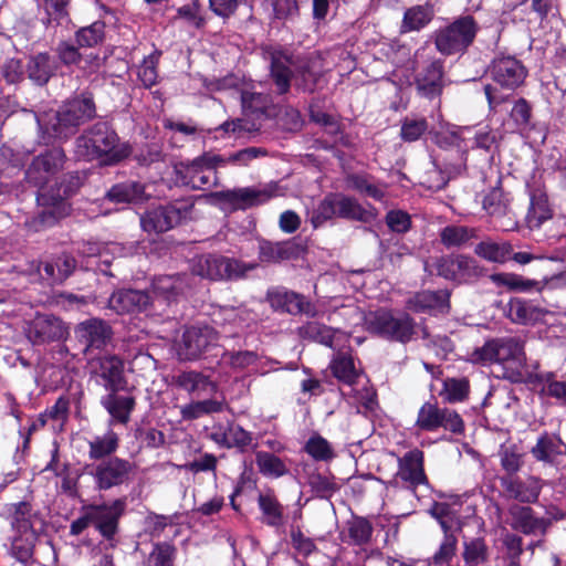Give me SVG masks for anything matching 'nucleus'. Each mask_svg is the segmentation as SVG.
Masks as SVG:
<instances>
[{
  "mask_svg": "<svg viewBox=\"0 0 566 566\" xmlns=\"http://www.w3.org/2000/svg\"><path fill=\"white\" fill-rule=\"evenodd\" d=\"M65 159L64 150L53 147L34 157L27 170L28 181L40 188L36 201L41 210L27 221L28 227L35 232L52 227L70 212L66 198L80 187L78 176L70 175L69 185L61 186L56 193L44 188V185L63 168Z\"/></svg>",
  "mask_w": 566,
  "mask_h": 566,
  "instance_id": "nucleus-1",
  "label": "nucleus"
},
{
  "mask_svg": "<svg viewBox=\"0 0 566 566\" xmlns=\"http://www.w3.org/2000/svg\"><path fill=\"white\" fill-rule=\"evenodd\" d=\"M263 57L270 62V78L277 94H286L291 82L303 92H314L322 77V72L313 61L295 65L292 54L280 45H266L262 49Z\"/></svg>",
  "mask_w": 566,
  "mask_h": 566,
  "instance_id": "nucleus-2",
  "label": "nucleus"
},
{
  "mask_svg": "<svg viewBox=\"0 0 566 566\" xmlns=\"http://www.w3.org/2000/svg\"><path fill=\"white\" fill-rule=\"evenodd\" d=\"M130 153L127 145L119 142L115 130L104 122L96 123L76 138L75 154L85 160L98 159L104 165H114Z\"/></svg>",
  "mask_w": 566,
  "mask_h": 566,
  "instance_id": "nucleus-3",
  "label": "nucleus"
},
{
  "mask_svg": "<svg viewBox=\"0 0 566 566\" xmlns=\"http://www.w3.org/2000/svg\"><path fill=\"white\" fill-rule=\"evenodd\" d=\"M470 360L481 365H501L504 376L516 380L522 376L526 364L524 342L514 336L489 339L470 354Z\"/></svg>",
  "mask_w": 566,
  "mask_h": 566,
  "instance_id": "nucleus-4",
  "label": "nucleus"
},
{
  "mask_svg": "<svg viewBox=\"0 0 566 566\" xmlns=\"http://www.w3.org/2000/svg\"><path fill=\"white\" fill-rule=\"evenodd\" d=\"M96 107L90 93H83L44 117H38L40 128L44 129L50 137L67 138L73 135L77 127L95 116Z\"/></svg>",
  "mask_w": 566,
  "mask_h": 566,
  "instance_id": "nucleus-5",
  "label": "nucleus"
},
{
  "mask_svg": "<svg viewBox=\"0 0 566 566\" xmlns=\"http://www.w3.org/2000/svg\"><path fill=\"white\" fill-rule=\"evenodd\" d=\"M366 328L390 342L409 343L416 334V322L407 313L379 308L364 315Z\"/></svg>",
  "mask_w": 566,
  "mask_h": 566,
  "instance_id": "nucleus-6",
  "label": "nucleus"
},
{
  "mask_svg": "<svg viewBox=\"0 0 566 566\" xmlns=\"http://www.w3.org/2000/svg\"><path fill=\"white\" fill-rule=\"evenodd\" d=\"M479 30L478 21L471 14H465L437 29L432 38L437 51L450 56L463 54L473 44Z\"/></svg>",
  "mask_w": 566,
  "mask_h": 566,
  "instance_id": "nucleus-7",
  "label": "nucleus"
},
{
  "mask_svg": "<svg viewBox=\"0 0 566 566\" xmlns=\"http://www.w3.org/2000/svg\"><path fill=\"white\" fill-rule=\"evenodd\" d=\"M255 268V263H245L233 258L209 253L192 260L191 272L210 281H232L243 279Z\"/></svg>",
  "mask_w": 566,
  "mask_h": 566,
  "instance_id": "nucleus-8",
  "label": "nucleus"
},
{
  "mask_svg": "<svg viewBox=\"0 0 566 566\" xmlns=\"http://www.w3.org/2000/svg\"><path fill=\"white\" fill-rule=\"evenodd\" d=\"M426 270L460 284L473 282L483 275V268L476 260L462 254L434 258L426 263Z\"/></svg>",
  "mask_w": 566,
  "mask_h": 566,
  "instance_id": "nucleus-9",
  "label": "nucleus"
},
{
  "mask_svg": "<svg viewBox=\"0 0 566 566\" xmlns=\"http://www.w3.org/2000/svg\"><path fill=\"white\" fill-rule=\"evenodd\" d=\"M220 160V155L205 153L189 163H181L176 167L177 179L192 189L211 187L217 181L216 168Z\"/></svg>",
  "mask_w": 566,
  "mask_h": 566,
  "instance_id": "nucleus-10",
  "label": "nucleus"
},
{
  "mask_svg": "<svg viewBox=\"0 0 566 566\" xmlns=\"http://www.w3.org/2000/svg\"><path fill=\"white\" fill-rule=\"evenodd\" d=\"M98 491L127 484L134 474V464L127 459L111 457L92 465L90 471Z\"/></svg>",
  "mask_w": 566,
  "mask_h": 566,
  "instance_id": "nucleus-11",
  "label": "nucleus"
},
{
  "mask_svg": "<svg viewBox=\"0 0 566 566\" xmlns=\"http://www.w3.org/2000/svg\"><path fill=\"white\" fill-rule=\"evenodd\" d=\"M220 335L211 326L195 325L182 334L178 354L181 359L196 360L219 346Z\"/></svg>",
  "mask_w": 566,
  "mask_h": 566,
  "instance_id": "nucleus-12",
  "label": "nucleus"
},
{
  "mask_svg": "<svg viewBox=\"0 0 566 566\" xmlns=\"http://www.w3.org/2000/svg\"><path fill=\"white\" fill-rule=\"evenodd\" d=\"M416 427L422 431L434 432L440 428L452 433H462L464 423L458 412L440 408L436 402H424L417 416Z\"/></svg>",
  "mask_w": 566,
  "mask_h": 566,
  "instance_id": "nucleus-13",
  "label": "nucleus"
},
{
  "mask_svg": "<svg viewBox=\"0 0 566 566\" xmlns=\"http://www.w3.org/2000/svg\"><path fill=\"white\" fill-rule=\"evenodd\" d=\"M190 206L172 203L148 209L140 217L144 231L161 233L178 226L189 214Z\"/></svg>",
  "mask_w": 566,
  "mask_h": 566,
  "instance_id": "nucleus-14",
  "label": "nucleus"
},
{
  "mask_svg": "<svg viewBox=\"0 0 566 566\" xmlns=\"http://www.w3.org/2000/svg\"><path fill=\"white\" fill-rule=\"evenodd\" d=\"M400 482L405 484V488L411 491L427 483L423 468V452L418 448L398 458V470L395 476L387 482V488H399Z\"/></svg>",
  "mask_w": 566,
  "mask_h": 566,
  "instance_id": "nucleus-15",
  "label": "nucleus"
},
{
  "mask_svg": "<svg viewBox=\"0 0 566 566\" xmlns=\"http://www.w3.org/2000/svg\"><path fill=\"white\" fill-rule=\"evenodd\" d=\"M489 74L501 88L514 91L524 83L527 70L516 57L503 55L492 61Z\"/></svg>",
  "mask_w": 566,
  "mask_h": 566,
  "instance_id": "nucleus-16",
  "label": "nucleus"
},
{
  "mask_svg": "<svg viewBox=\"0 0 566 566\" xmlns=\"http://www.w3.org/2000/svg\"><path fill=\"white\" fill-rule=\"evenodd\" d=\"M125 507L126 502L123 499L114 500L109 504L91 505L88 518L104 538L112 539L118 531V522Z\"/></svg>",
  "mask_w": 566,
  "mask_h": 566,
  "instance_id": "nucleus-17",
  "label": "nucleus"
},
{
  "mask_svg": "<svg viewBox=\"0 0 566 566\" xmlns=\"http://www.w3.org/2000/svg\"><path fill=\"white\" fill-rule=\"evenodd\" d=\"M276 185H265L262 187H244L220 192V197L234 209L245 210L255 206L263 205L276 196Z\"/></svg>",
  "mask_w": 566,
  "mask_h": 566,
  "instance_id": "nucleus-18",
  "label": "nucleus"
},
{
  "mask_svg": "<svg viewBox=\"0 0 566 566\" xmlns=\"http://www.w3.org/2000/svg\"><path fill=\"white\" fill-rule=\"evenodd\" d=\"M266 300L274 311L292 315L303 313L311 317L316 316V310L311 302L306 301L303 295L284 287H273L269 290Z\"/></svg>",
  "mask_w": 566,
  "mask_h": 566,
  "instance_id": "nucleus-19",
  "label": "nucleus"
},
{
  "mask_svg": "<svg viewBox=\"0 0 566 566\" xmlns=\"http://www.w3.org/2000/svg\"><path fill=\"white\" fill-rule=\"evenodd\" d=\"M500 483L509 499L521 503L537 502L542 491L541 479L533 475H528L524 479L516 475L502 476Z\"/></svg>",
  "mask_w": 566,
  "mask_h": 566,
  "instance_id": "nucleus-20",
  "label": "nucleus"
},
{
  "mask_svg": "<svg viewBox=\"0 0 566 566\" xmlns=\"http://www.w3.org/2000/svg\"><path fill=\"white\" fill-rule=\"evenodd\" d=\"M512 518L511 527L525 535H545L552 525V521L537 516L531 506L514 504L509 509Z\"/></svg>",
  "mask_w": 566,
  "mask_h": 566,
  "instance_id": "nucleus-21",
  "label": "nucleus"
},
{
  "mask_svg": "<svg viewBox=\"0 0 566 566\" xmlns=\"http://www.w3.org/2000/svg\"><path fill=\"white\" fill-rule=\"evenodd\" d=\"M75 335L80 343L85 345L86 350L101 349L112 338L111 326L99 318H88L81 322L75 328Z\"/></svg>",
  "mask_w": 566,
  "mask_h": 566,
  "instance_id": "nucleus-22",
  "label": "nucleus"
},
{
  "mask_svg": "<svg viewBox=\"0 0 566 566\" xmlns=\"http://www.w3.org/2000/svg\"><path fill=\"white\" fill-rule=\"evenodd\" d=\"M28 338L33 344H45L60 340L65 335L61 319L52 315H38L29 324Z\"/></svg>",
  "mask_w": 566,
  "mask_h": 566,
  "instance_id": "nucleus-23",
  "label": "nucleus"
},
{
  "mask_svg": "<svg viewBox=\"0 0 566 566\" xmlns=\"http://www.w3.org/2000/svg\"><path fill=\"white\" fill-rule=\"evenodd\" d=\"M92 374L103 380V386L116 391L123 382V361L115 355H105L91 360Z\"/></svg>",
  "mask_w": 566,
  "mask_h": 566,
  "instance_id": "nucleus-24",
  "label": "nucleus"
},
{
  "mask_svg": "<svg viewBox=\"0 0 566 566\" xmlns=\"http://www.w3.org/2000/svg\"><path fill=\"white\" fill-rule=\"evenodd\" d=\"M81 49L82 48H80L75 41L63 40L56 44L54 52L59 61L67 67L78 66L83 70L88 69L91 71L97 69L101 61L99 56L93 53L83 54L81 53Z\"/></svg>",
  "mask_w": 566,
  "mask_h": 566,
  "instance_id": "nucleus-25",
  "label": "nucleus"
},
{
  "mask_svg": "<svg viewBox=\"0 0 566 566\" xmlns=\"http://www.w3.org/2000/svg\"><path fill=\"white\" fill-rule=\"evenodd\" d=\"M210 439L222 448H238L241 452L254 448L251 432L238 424H229L227 428L222 426L213 427Z\"/></svg>",
  "mask_w": 566,
  "mask_h": 566,
  "instance_id": "nucleus-26",
  "label": "nucleus"
},
{
  "mask_svg": "<svg viewBox=\"0 0 566 566\" xmlns=\"http://www.w3.org/2000/svg\"><path fill=\"white\" fill-rule=\"evenodd\" d=\"M443 86V62L440 60L431 61L416 76V87L419 94L427 98L439 96Z\"/></svg>",
  "mask_w": 566,
  "mask_h": 566,
  "instance_id": "nucleus-27",
  "label": "nucleus"
},
{
  "mask_svg": "<svg viewBox=\"0 0 566 566\" xmlns=\"http://www.w3.org/2000/svg\"><path fill=\"white\" fill-rule=\"evenodd\" d=\"M449 296L446 290L422 291L407 301V307L417 313H444L450 307Z\"/></svg>",
  "mask_w": 566,
  "mask_h": 566,
  "instance_id": "nucleus-28",
  "label": "nucleus"
},
{
  "mask_svg": "<svg viewBox=\"0 0 566 566\" xmlns=\"http://www.w3.org/2000/svg\"><path fill=\"white\" fill-rule=\"evenodd\" d=\"M150 302L146 292L139 290H119L114 292L109 300V307L118 314L133 313L145 310Z\"/></svg>",
  "mask_w": 566,
  "mask_h": 566,
  "instance_id": "nucleus-29",
  "label": "nucleus"
},
{
  "mask_svg": "<svg viewBox=\"0 0 566 566\" xmlns=\"http://www.w3.org/2000/svg\"><path fill=\"white\" fill-rule=\"evenodd\" d=\"M453 520L454 518L437 520L444 533V536L437 552L426 560L427 566H444L455 556L458 539L451 533Z\"/></svg>",
  "mask_w": 566,
  "mask_h": 566,
  "instance_id": "nucleus-30",
  "label": "nucleus"
},
{
  "mask_svg": "<svg viewBox=\"0 0 566 566\" xmlns=\"http://www.w3.org/2000/svg\"><path fill=\"white\" fill-rule=\"evenodd\" d=\"M188 280L189 277L186 274L159 275L153 281V293L156 297L170 302L185 293L189 287Z\"/></svg>",
  "mask_w": 566,
  "mask_h": 566,
  "instance_id": "nucleus-31",
  "label": "nucleus"
},
{
  "mask_svg": "<svg viewBox=\"0 0 566 566\" xmlns=\"http://www.w3.org/2000/svg\"><path fill=\"white\" fill-rule=\"evenodd\" d=\"M506 315L515 324L527 325L539 321L543 310L532 302L518 297L510 300L506 305Z\"/></svg>",
  "mask_w": 566,
  "mask_h": 566,
  "instance_id": "nucleus-32",
  "label": "nucleus"
},
{
  "mask_svg": "<svg viewBox=\"0 0 566 566\" xmlns=\"http://www.w3.org/2000/svg\"><path fill=\"white\" fill-rule=\"evenodd\" d=\"M87 444L88 458L94 461H102L114 457L113 454L119 447V437L109 428L104 434L94 436L87 441Z\"/></svg>",
  "mask_w": 566,
  "mask_h": 566,
  "instance_id": "nucleus-33",
  "label": "nucleus"
},
{
  "mask_svg": "<svg viewBox=\"0 0 566 566\" xmlns=\"http://www.w3.org/2000/svg\"><path fill=\"white\" fill-rule=\"evenodd\" d=\"M258 504L264 524L271 527H280L284 524V507L272 490L260 493Z\"/></svg>",
  "mask_w": 566,
  "mask_h": 566,
  "instance_id": "nucleus-34",
  "label": "nucleus"
},
{
  "mask_svg": "<svg viewBox=\"0 0 566 566\" xmlns=\"http://www.w3.org/2000/svg\"><path fill=\"white\" fill-rule=\"evenodd\" d=\"M76 268V260L66 253H63L52 261L43 264V274L41 277L49 280L51 283H62L65 281Z\"/></svg>",
  "mask_w": 566,
  "mask_h": 566,
  "instance_id": "nucleus-35",
  "label": "nucleus"
},
{
  "mask_svg": "<svg viewBox=\"0 0 566 566\" xmlns=\"http://www.w3.org/2000/svg\"><path fill=\"white\" fill-rule=\"evenodd\" d=\"M175 381L179 388L189 394L200 395L208 390L214 392L218 389L217 384L209 376L197 370L182 371L176 377Z\"/></svg>",
  "mask_w": 566,
  "mask_h": 566,
  "instance_id": "nucleus-36",
  "label": "nucleus"
},
{
  "mask_svg": "<svg viewBox=\"0 0 566 566\" xmlns=\"http://www.w3.org/2000/svg\"><path fill=\"white\" fill-rule=\"evenodd\" d=\"M113 391L103 398L102 405L112 416L111 423L115 420L126 424L129 421L130 412L135 407V399L132 396H120Z\"/></svg>",
  "mask_w": 566,
  "mask_h": 566,
  "instance_id": "nucleus-37",
  "label": "nucleus"
},
{
  "mask_svg": "<svg viewBox=\"0 0 566 566\" xmlns=\"http://www.w3.org/2000/svg\"><path fill=\"white\" fill-rule=\"evenodd\" d=\"M462 559L465 566H482L490 559V549L484 537H470L462 541Z\"/></svg>",
  "mask_w": 566,
  "mask_h": 566,
  "instance_id": "nucleus-38",
  "label": "nucleus"
},
{
  "mask_svg": "<svg viewBox=\"0 0 566 566\" xmlns=\"http://www.w3.org/2000/svg\"><path fill=\"white\" fill-rule=\"evenodd\" d=\"M336 195L337 217L360 222H369L374 219V213L365 209L355 198L343 193Z\"/></svg>",
  "mask_w": 566,
  "mask_h": 566,
  "instance_id": "nucleus-39",
  "label": "nucleus"
},
{
  "mask_svg": "<svg viewBox=\"0 0 566 566\" xmlns=\"http://www.w3.org/2000/svg\"><path fill=\"white\" fill-rule=\"evenodd\" d=\"M145 188L136 181L114 185L106 193L109 201L116 203L140 202L144 200Z\"/></svg>",
  "mask_w": 566,
  "mask_h": 566,
  "instance_id": "nucleus-40",
  "label": "nucleus"
},
{
  "mask_svg": "<svg viewBox=\"0 0 566 566\" xmlns=\"http://www.w3.org/2000/svg\"><path fill=\"white\" fill-rule=\"evenodd\" d=\"M38 6L44 12L41 21L46 28L60 25L69 20L70 0H40Z\"/></svg>",
  "mask_w": 566,
  "mask_h": 566,
  "instance_id": "nucleus-41",
  "label": "nucleus"
},
{
  "mask_svg": "<svg viewBox=\"0 0 566 566\" xmlns=\"http://www.w3.org/2000/svg\"><path fill=\"white\" fill-rule=\"evenodd\" d=\"M55 72V65L49 53H39L28 63L29 77L39 85H44Z\"/></svg>",
  "mask_w": 566,
  "mask_h": 566,
  "instance_id": "nucleus-42",
  "label": "nucleus"
},
{
  "mask_svg": "<svg viewBox=\"0 0 566 566\" xmlns=\"http://www.w3.org/2000/svg\"><path fill=\"white\" fill-rule=\"evenodd\" d=\"M297 335L302 339L316 342L331 347L333 345L335 329L317 321H308L297 327Z\"/></svg>",
  "mask_w": 566,
  "mask_h": 566,
  "instance_id": "nucleus-43",
  "label": "nucleus"
},
{
  "mask_svg": "<svg viewBox=\"0 0 566 566\" xmlns=\"http://www.w3.org/2000/svg\"><path fill=\"white\" fill-rule=\"evenodd\" d=\"M36 534L34 531L14 532L10 543V554L20 563H27L33 554Z\"/></svg>",
  "mask_w": 566,
  "mask_h": 566,
  "instance_id": "nucleus-44",
  "label": "nucleus"
},
{
  "mask_svg": "<svg viewBox=\"0 0 566 566\" xmlns=\"http://www.w3.org/2000/svg\"><path fill=\"white\" fill-rule=\"evenodd\" d=\"M105 22L97 20L90 25L82 27L74 33V41L82 49L95 48L105 40Z\"/></svg>",
  "mask_w": 566,
  "mask_h": 566,
  "instance_id": "nucleus-45",
  "label": "nucleus"
},
{
  "mask_svg": "<svg viewBox=\"0 0 566 566\" xmlns=\"http://www.w3.org/2000/svg\"><path fill=\"white\" fill-rule=\"evenodd\" d=\"M223 407V401L216 399L197 400L182 406L180 415L184 420H196L207 415L221 412Z\"/></svg>",
  "mask_w": 566,
  "mask_h": 566,
  "instance_id": "nucleus-46",
  "label": "nucleus"
},
{
  "mask_svg": "<svg viewBox=\"0 0 566 566\" xmlns=\"http://www.w3.org/2000/svg\"><path fill=\"white\" fill-rule=\"evenodd\" d=\"M258 358V354L253 350H224L219 360V365L228 367L234 373H240L255 365Z\"/></svg>",
  "mask_w": 566,
  "mask_h": 566,
  "instance_id": "nucleus-47",
  "label": "nucleus"
},
{
  "mask_svg": "<svg viewBox=\"0 0 566 566\" xmlns=\"http://www.w3.org/2000/svg\"><path fill=\"white\" fill-rule=\"evenodd\" d=\"M474 252L486 261L504 263L511 255L512 245L509 242L482 241L476 244Z\"/></svg>",
  "mask_w": 566,
  "mask_h": 566,
  "instance_id": "nucleus-48",
  "label": "nucleus"
},
{
  "mask_svg": "<svg viewBox=\"0 0 566 566\" xmlns=\"http://www.w3.org/2000/svg\"><path fill=\"white\" fill-rule=\"evenodd\" d=\"M346 528L348 538L346 542L358 546L367 544L374 531L371 523L361 516H353L347 521Z\"/></svg>",
  "mask_w": 566,
  "mask_h": 566,
  "instance_id": "nucleus-49",
  "label": "nucleus"
},
{
  "mask_svg": "<svg viewBox=\"0 0 566 566\" xmlns=\"http://www.w3.org/2000/svg\"><path fill=\"white\" fill-rule=\"evenodd\" d=\"M295 254L293 243L264 241L260 244V260L263 262H280L289 260Z\"/></svg>",
  "mask_w": 566,
  "mask_h": 566,
  "instance_id": "nucleus-50",
  "label": "nucleus"
},
{
  "mask_svg": "<svg viewBox=\"0 0 566 566\" xmlns=\"http://www.w3.org/2000/svg\"><path fill=\"white\" fill-rule=\"evenodd\" d=\"M333 375L344 384L353 385L357 377L358 371L355 367L354 359L350 355L338 353L331 364Z\"/></svg>",
  "mask_w": 566,
  "mask_h": 566,
  "instance_id": "nucleus-51",
  "label": "nucleus"
},
{
  "mask_svg": "<svg viewBox=\"0 0 566 566\" xmlns=\"http://www.w3.org/2000/svg\"><path fill=\"white\" fill-rule=\"evenodd\" d=\"M560 444H564L560 439L556 441L547 433H544L537 439L535 446L532 447L531 453L539 462L552 463L556 455L562 454Z\"/></svg>",
  "mask_w": 566,
  "mask_h": 566,
  "instance_id": "nucleus-52",
  "label": "nucleus"
},
{
  "mask_svg": "<svg viewBox=\"0 0 566 566\" xmlns=\"http://www.w3.org/2000/svg\"><path fill=\"white\" fill-rule=\"evenodd\" d=\"M432 17L433 12L430 7H411L403 14L401 30L403 32L419 31L432 20Z\"/></svg>",
  "mask_w": 566,
  "mask_h": 566,
  "instance_id": "nucleus-53",
  "label": "nucleus"
},
{
  "mask_svg": "<svg viewBox=\"0 0 566 566\" xmlns=\"http://www.w3.org/2000/svg\"><path fill=\"white\" fill-rule=\"evenodd\" d=\"M255 463L260 473L264 476L280 478L287 473L285 463L271 452H256Z\"/></svg>",
  "mask_w": 566,
  "mask_h": 566,
  "instance_id": "nucleus-54",
  "label": "nucleus"
},
{
  "mask_svg": "<svg viewBox=\"0 0 566 566\" xmlns=\"http://www.w3.org/2000/svg\"><path fill=\"white\" fill-rule=\"evenodd\" d=\"M429 132V124L424 117L411 115L401 120L400 137L403 142H417Z\"/></svg>",
  "mask_w": 566,
  "mask_h": 566,
  "instance_id": "nucleus-55",
  "label": "nucleus"
},
{
  "mask_svg": "<svg viewBox=\"0 0 566 566\" xmlns=\"http://www.w3.org/2000/svg\"><path fill=\"white\" fill-rule=\"evenodd\" d=\"M475 235V229L464 226H448L440 232L441 242L447 248L461 247Z\"/></svg>",
  "mask_w": 566,
  "mask_h": 566,
  "instance_id": "nucleus-56",
  "label": "nucleus"
},
{
  "mask_svg": "<svg viewBox=\"0 0 566 566\" xmlns=\"http://www.w3.org/2000/svg\"><path fill=\"white\" fill-rule=\"evenodd\" d=\"M502 469L506 476L515 475L524 464V453L516 444L502 446L499 451Z\"/></svg>",
  "mask_w": 566,
  "mask_h": 566,
  "instance_id": "nucleus-57",
  "label": "nucleus"
},
{
  "mask_svg": "<svg viewBox=\"0 0 566 566\" xmlns=\"http://www.w3.org/2000/svg\"><path fill=\"white\" fill-rule=\"evenodd\" d=\"M304 449L316 461L328 462L336 457L332 444L318 433L310 437Z\"/></svg>",
  "mask_w": 566,
  "mask_h": 566,
  "instance_id": "nucleus-58",
  "label": "nucleus"
},
{
  "mask_svg": "<svg viewBox=\"0 0 566 566\" xmlns=\"http://www.w3.org/2000/svg\"><path fill=\"white\" fill-rule=\"evenodd\" d=\"M177 547L169 542H158L153 545L148 562L151 566H174Z\"/></svg>",
  "mask_w": 566,
  "mask_h": 566,
  "instance_id": "nucleus-59",
  "label": "nucleus"
},
{
  "mask_svg": "<svg viewBox=\"0 0 566 566\" xmlns=\"http://www.w3.org/2000/svg\"><path fill=\"white\" fill-rule=\"evenodd\" d=\"M510 198L501 188L491 189L483 199V209L491 216H505Z\"/></svg>",
  "mask_w": 566,
  "mask_h": 566,
  "instance_id": "nucleus-60",
  "label": "nucleus"
},
{
  "mask_svg": "<svg viewBox=\"0 0 566 566\" xmlns=\"http://www.w3.org/2000/svg\"><path fill=\"white\" fill-rule=\"evenodd\" d=\"M347 185L349 188L375 200L381 201L385 198V191L365 175L354 174L348 176Z\"/></svg>",
  "mask_w": 566,
  "mask_h": 566,
  "instance_id": "nucleus-61",
  "label": "nucleus"
},
{
  "mask_svg": "<svg viewBox=\"0 0 566 566\" xmlns=\"http://www.w3.org/2000/svg\"><path fill=\"white\" fill-rule=\"evenodd\" d=\"M334 217H337L336 195L329 193L312 211L311 223L314 228H318Z\"/></svg>",
  "mask_w": 566,
  "mask_h": 566,
  "instance_id": "nucleus-62",
  "label": "nucleus"
},
{
  "mask_svg": "<svg viewBox=\"0 0 566 566\" xmlns=\"http://www.w3.org/2000/svg\"><path fill=\"white\" fill-rule=\"evenodd\" d=\"M470 385L465 378H448L443 382L441 396L446 401L454 403L467 399Z\"/></svg>",
  "mask_w": 566,
  "mask_h": 566,
  "instance_id": "nucleus-63",
  "label": "nucleus"
},
{
  "mask_svg": "<svg viewBox=\"0 0 566 566\" xmlns=\"http://www.w3.org/2000/svg\"><path fill=\"white\" fill-rule=\"evenodd\" d=\"M266 151L263 148L259 147H248L244 149H241L239 151H235L233 154H230L229 156H221V160L219 163V166H239L244 167L248 166L252 160L265 156Z\"/></svg>",
  "mask_w": 566,
  "mask_h": 566,
  "instance_id": "nucleus-64",
  "label": "nucleus"
}]
</instances>
